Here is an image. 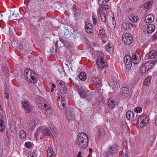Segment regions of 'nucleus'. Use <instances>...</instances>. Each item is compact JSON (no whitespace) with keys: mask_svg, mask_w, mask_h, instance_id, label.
I'll list each match as a JSON object with an SVG mask.
<instances>
[{"mask_svg":"<svg viewBox=\"0 0 157 157\" xmlns=\"http://www.w3.org/2000/svg\"><path fill=\"white\" fill-rule=\"evenodd\" d=\"M89 138L88 135L84 132H79L77 136L76 143L80 148H86L88 145Z\"/></svg>","mask_w":157,"mask_h":157,"instance_id":"1","label":"nucleus"},{"mask_svg":"<svg viewBox=\"0 0 157 157\" xmlns=\"http://www.w3.org/2000/svg\"><path fill=\"white\" fill-rule=\"evenodd\" d=\"M44 136H51L53 137V136L51 133L50 130L47 127H39L34 133V136L36 140L40 137V140H42L44 139Z\"/></svg>","mask_w":157,"mask_h":157,"instance_id":"2","label":"nucleus"},{"mask_svg":"<svg viewBox=\"0 0 157 157\" xmlns=\"http://www.w3.org/2000/svg\"><path fill=\"white\" fill-rule=\"evenodd\" d=\"M24 75L28 81L34 83L37 81L38 77L37 73L30 69H26L24 71Z\"/></svg>","mask_w":157,"mask_h":157,"instance_id":"3","label":"nucleus"},{"mask_svg":"<svg viewBox=\"0 0 157 157\" xmlns=\"http://www.w3.org/2000/svg\"><path fill=\"white\" fill-rule=\"evenodd\" d=\"M119 147V145L116 144L110 146L107 148V151L105 153V157H115L118 153Z\"/></svg>","mask_w":157,"mask_h":157,"instance_id":"4","label":"nucleus"},{"mask_svg":"<svg viewBox=\"0 0 157 157\" xmlns=\"http://www.w3.org/2000/svg\"><path fill=\"white\" fill-rule=\"evenodd\" d=\"M98 57L96 63L99 67L100 68H103L106 67L107 64L105 59H104L103 54L101 52H99L98 53Z\"/></svg>","mask_w":157,"mask_h":157,"instance_id":"5","label":"nucleus"},{"mask_svg":"<svg viewBox=\"0 0 157 157\" xmlns=\"http://www.w3.org/2000/svg\"><path fill=\"white\" fill-rule=\"evenodd\" d=\"M156 62V60L154 59L146 63L141 67L140 68V71L142 73L146 72L151 69L152 67L155 64Z\"/></svg>","mask_w":157,"mask_h":157,"instance_id":"6","label":"nucleus"},{"mask_svg":"<svg viewBox=\"0 0 157 157\" xmlns=\"http://www.w3.org/2000/svg\"><path fill=\"white\" fill-rule=\"evenodd\" d=\"M143 32L147 34L152 33L155 29V26L152 24H149L144 25L142 28Z\"/></svg>","mask_w":157,"mask_h":157,"instance_id":"7","label":"nucleus"},{"mask_svg":"<svg viewBox=\"0 0 157 157\" xmlns=\"http://www.w3.org/2000/svg\"><path fill=\"white\" fill-rule=\"evenodd\" d=\"M148 122V119L144 115L140 116L137 121V124H141L140 127H143Z\"/></svg>","mask_w":157,"mask_h":157,"instance_id":"8","label":"nucleus"},{"mask_svg":"<svg viewBox=\"0 0 157 157\" xmlns=\"http://www.w3.org/2000/svg\"><path fill=\"white\" fill-rule=\"evenodd\" d=\"M122 38L124 43L126 45L130 44L133 42L132 37L128 34H126L124 37L122 36Z\"/></svg>","mask_w":157,"mask_h":157,"instance_id":"9","label":"nucleus"},{"mask_svg":"<svg viewBox=\"0 0 157 157\" xmlns=\"http://www.w3.org/2000/svg\"><path fill=\"white\" fill-rule=\"evenodd\" d=\"M126 118L129 121H131L132 124H134L136 121V118L135 117L133 113L131 111H128L126 114Z\"/></svg>","mask_w":157,"mask_h":157,"instance_id":"10","label":"nucleus"},{"mask_svg":"<svg viewBox=\"0 0 157 157\" xmlns=\"http://www.w3.org/2000/svg\"><path fill=\"white\" fill-rule=\"evenodd\" d=\"M65 113L66 117L69 121H73L75 119V115L72 114L71 111V109L69 107L66 108Z\"/></svg>","mask_w":157,"mask_h":157,"instance_id":"11","label":"nucleus"},{"mask_svg":"<svg viewBox=\"0 0 157 157\" xmlns=\"http://www.w3.org/2000/svg\"><path fill=\"white\" fill-rule=\"evenodd\" d=\"M91 82L92 83L95 85L97 87H101L102 86L101 82L100 79L98 77H94L92 78Z\"/></svg>","mask_w":157,"mask_h":157,"instance_id":"12","label":"nucleus"},{"mask_svg":"<svg viewBox=\"0 0 157 157\" xmlns=\"http://www.w3.org/2000/svg\"><path fill=\"white\" fill-rule=\"evenodd\" d=\"M21 104L25 112L27 113H29L31 111V106L29 102L26 100H25L21 102Z\"/></svg>","mask_w":157,"mask_h":157,"instance_id":"13","label":"nucleus"},{"mask_svg":"<svg viewBox=\"0 0 157 157\" xmlns=\"http://www.w3.org/2000/svg\"><path fill=\"white\" fill-rule=\"evenodd\" d=\"M134 63L136 64L139 63L141 60L140 55L139 54L133 53L131 57Z\"/></svg>","mask_w":157,"mask_h":157,"instance_id":"14","label":"nucleus"},{"mask_svg":"<svg viewBox=\"0 0 157 157\" xmlns=\"http://www.w3.org/2000/svg\"><path fill=\"white\" fill-rule=\"evenodd\" d=\"M121 97L123 99L128 97L129 94V89L126 87L122 88L121 90Z\"/></svg>","mask_w":157,"mask_h":157,"instance_id":"15","label":"nucleus"},{"mask_svg":"<svg viewBox=\"0 0 157 157\" xmlns=\"http://www.w3.org/2000/svg\"><path fill=\"white\" fill-rule=\"evenodd\" d=\"M107 104L108 107L110 109L114 108L118 105L117 102L111 99H109Z\"/></svg>","mask_w":157,"mask_h":157,"instance_id":"16","label":"nucleus"},{"mask_svg":"<svg viewBox=\"0 0 157 157\" xmlns=\"http://www.w3.org/2000/svg\"><path fill=\"white\" fill-rule=\"evenodd\" d=\"M5 118L1 114H0V131L3 132L5 128Z\"/></svg>","mask_w":157,"mask_h":157,"instance_id":"17","label":"nucleus"},{"mask_svg":"<svg viewBox=\"0 0 157 157\" xmlns=\"http://www.w3.org/2000/svg\"><path fill=\"white\" fill-rule=\"evenodd\" d=\"M157 56V53L155 50H152L150 51L147 55H145V59H147L148 58L149 59L155 58Z\"/></svg>","mask_w":157,"mask_h":157,"instance_id":"18","label":"nucleus"},{"mask_svg":"<svg viewBox=\"0 0 157 157\" xmlns=\"http://www.w3.org/2000/svg\"><path fill=\"white\" fill-rule=\"evenodd\" d=\"M85 30L86 31L89 33H92L93 32V26L91 24L86 22L85 24Z\"/></svg>","mask_w":157,"mask_h":157,"instance_id":"19","label":"nucleus"},{"mask_svg":"<svg viewBox=\"0 0 157 157\" xmlns=\"http://www.w3.org/2000/svg\"><path fill=\"white\" fill-rule=\"evenodd\" d=\"M105 134V132L104 128H99L98 131V138L99 139H101L104 137Z\"/></svg>","mask_w":157,"mask_h":157,"instance_id":"20","label":"nucleus"},{"mask_svg":"<svg viewBox=\"0 0 157 157\" xmlns=\"http://www.w3.org/2000/svg\"><path fill=\"white\" fill-rule=\"evenodd\" d=\"M86 78V73L84 72H81L79 75L76 78L75 80H79L82 81H85Z\"/></svg>","mask_w":157,"mask_h":157,"instance_id":"21","label":"nucleus"},{"mask_svg":"<svg viewBox=\"0 0 157 157\" xmlns=\"http://www.w3.org/2000/svg\"><path fill=\"white\" fill-rule=\"evenodd\" d=\"M80 96L82 98L89 100L91 98V96L89 94V92L85 90L82 93H81Z\"/></svg>","mask_w":157,"mask_h":157,"instance_id":"22","label":"nucleus"},{"mask_svg":"<svg viewBox=\"0 0 157 157\" xmlns=\"http://www.w3.org/2000/svg\"><path fill=\"white\" fill-rule=\"evenodd\" d=\"M154 20V17L152 14H150L147 16L144 19V21L146 23L152 22Z\"/></svg>","mask_w":157,"mask_h":157,"instance_id":"23","label":"nucleus"},{"mask_svg":"<svg viewBox=\"0 0 157 157\" xmlns=\"http://www.w3.org/2000/svg\"><path fill=\"white\" fill-rule=\"evenodd\" d=\"M74 87L78 91L80 95L82 94L81 93H82L86 90L85 88L83 87V86H78L76 84L75 85V86Z\"/></svg>","mask_w":157,"mask_h":157,"instance_id":"24","label":"nucleus"},{"mask_svg":"<svg viewBox=\"0 0 157 157\" xmlns=\"http://www.w3.org/2000/svg\"><path fill=\"white\" fill-rule=\"evenodd\" d=\"M30 122L28 124L27 126L29 130L32 131L35 128L36 123L35 121L33 120L30 121Z\"/></svg>","mask_w":157,"mask_h":157,"instance_id":"25","label":"nucleus"},{"mask_svg":"<svg viewBox=\"0 0 157 157\" xmlns=\"http://www.w3.org/2000/svg\"><path fill=\"white\" fill-rule=\"evenodd\" d=\"M47 153L48 157H56L55 154L53 152L52 149L51 147L48 150Z\"/></svg>","mask_w":157,"mask_h":157,"instance_id":"26","label":"nucleus"},{"mask_svg":"<svg viewBox=\"0 0 157 157\" xmlns=\"http://www.w3.org/2000/svg\"><path fill=\"white\" fill-rule=\"evenodd\" d=\"M58 105L61 111L64 110L66 107V104L63 101H58Z\"/></svg>","mask_w":157,"mask_h":157,"instance_id":"27","label":"nucleus"},{"mask_svg":"<svg viewBox=\"0 0 157 157\" xmlns=\"http://www.w3.org/2000/svg\"><path fill=\"white\" fill-rule=\"evenodd\" d=\"M129 19L131 21L135 23L139 20V18L137 16H136L131 14L129 16Z\"/></svg>","mask_w":157,"mask_h":157,"instance_id":"28","label":"nucleus"},{"mask_svg":"<svg viewBox=\"0 0 157 157\" xmlns=\"http://www.w3.org/2000/svg\"><path fill=\"white\" fill-rule=\"evenodd\" d=\"M36 101V102L38 103V104H40L42 106H43V105L45 102L44 99L43 98L40 97H37Z\"/></svg>","mask_w":157,"mask_h":157,"instance_id":"29","label":"nucleus"},{"mask_svg":"<svg viewBox=\"0 0 157 157\" xmlns=\"http://www.w3.org/2000/svg\"><path fill=\"white\" fill-rule=\"evenodd\" d=\"M151 80V77H147L145 79L143 84L144 85L148 86L149 85L150 82Z\"/></svg>","mask_w":157,"mask_h":157,"instance_id":"30","label":"nucleus"},{"mask_svg":"<svg viewBox=\"0 0 157 157\" xmlns=\"http://www.w3.org/2000/svg\"><path fill=\"white\" fill-rule=\"evenodd\" d=\"M121 27L123 30H126L130 28L129 25L127 23H123L121 24Z\"/></svg>","mask_w":157,"mask_h":157,"instance_id":"31","label":"nucleus"},{"mask_svg":"<svg viewBox=\"0 0 157 157\" xmlns=\"http://www.w3.org/2000/svg\"><path fill=\"white\" fill-rule=\"evenodd\" d=\"M152 5V2L151 1L146 2L144 5V7L145 9L148 10L151 7Z\"/></svg>","mask_w":157,"mask_h":157,"instance_id":"32","label":"nucleus"},{"mask_svg":"<svg viewBox=\"0 0 157 157\" xmlns=\"http://www.w3.org/2000/svg\"><path fill=\"white\" fill-rule=\"evenodd\" d=\"M58 41H56V42L55 44V48H54V47H52L50 49V51L52 53L53 52H56L57 50V48L58 47Z\"/></svg>","mask_w":157,"mask_h":157,"instance_id":"33","label":"nucleus"},{"mask_svg":"<svg viewBox=\"0 0 157 157\" xmlns=\"http://www.w3.org/2000/svg\"><path fill=\"white\" fill-rule=\"evenodd\" d=\"M19 136L21 138L25 139L26 137V135L25 132L24 130H21L19 133Z\"/></svg>","mask_w":157,"mask_h":157,"instance_id":"34","label":"nucleus"},{"mask_svg":"<svg viewBox=\"0 0 157 157\" xmlns=\"http://www.w3.org/2000/svg\"><path fill=\"white\" fill-rule=\"evenodd\" d=\"M132 61V59L131 57L129 55H126L124 59V62Z\"/></svg>","mask_w":157,"mask_h":157,"instance_id":"35","label":"nucleus"},{"mask_svg":"<svg viewBox=\"0 0 157 157\" xmlns=\"http://www.w3.org/2000/svg\"><path fill=\"white\" fill-rule=\"evenodd\" d=\"M59 89H60V92L62 94H64L67 92V87L66 86L59 87Z\"/></svg>","mask_w":157,"mask_h":157,"instance_id":"36","label":"nucleus"},{"mask_svg":"<svg viewBox=\"0 0 157 157\" xmlns=\"http://www.w3.org/2000/svg\"><path fill=\"white\" fill-rule=\"evenodd\" d=\"M33 144L32 143L30 142H27L25 143V147L28 148H31L33 146Z\"/></svg>","mask_w":157,"mask_h":157,"instance_id":"37","label":"nucleus"},{"mask_svg":"<svg viewBox=\"0 0 157 157\" xmlns=\"http://www.w3.org/2000/svg\"><path fill=\"white\" fill-rule=\"evenodd\" d=\"M99 33L101 37L104 36L105 34V30L103 29H101L99 31Z\"/></svg>","mask_w":157,"mask_h":157,"instance_id":"38","label":"nucleus"},{"mask_svg":"<svg viewBox=\"0 0 157 157\" xmlns=\"http://www.w3.org/2000/svg\"><path fill=\"white\" fill-rule=\"evenodd\" d=\"M49 104L48 103H46L45 102L43 105V106L42 105V107H43V109L44 110H47L49 109Z\"/></svg>","mask_w":157,"mask_h":157,"instance_id":"39","label":"nucleus"},{"mask_svg":"<svg viewBox=\"0 0 157 157\" xmlns=\"http://www.w3.org/2000/svg\"><path fill=\"white\" fill-rule=\"evenodd\" d=\"M142 111V109L140 107H137L134 109L135 112L137 113H140Z\"/></svg>","mask_w":157,"mask_h":157,"instance_id":"40","label":"nucleus"},{"mask_svg":"<svg viewBox=\"0 0 157 157\" xmlns=\"http://www.w3.org/2000/svg\"><path fill=\"white\" fill-rule=\"evenodd\" d=\"M101 20L103 22H105L106 21V17L105 14H103L102 15H101Z\"/></svg>","mask_w":157,"mask_h":157,"instance_id":"41","label":"nucleus"},{"mask_svg":"<svg viewBox=\"0 0 157 157\" xmlns=\"http://www.w3.org/2000/svg\"><path fill=\"white\" fill-rule=\"evenodd\" d=\"M121 126L123 129H126L128 126L125 122L123 121L121 123Z\"/></svg>","mask_w":157,"mask_h":157,"instance_id":"42","label":"nucleus"},{"mask_svg":"<svg viewBox=\"0 0 157 157\" xmlns=\"http://www.w3.org/2000/svg\"><path fill=\"white\" fill-rule=\"evenodd\" d=\"M109 6L107 5H103L101 6V8H103L104 10H105L109 9Z\"/></svg>","mask_w":157,"mask_h":157,"instance_id":"43","label":"nucleus"},{"mask_svg":"<svg viewBox=\"0 0 157 157\" xmlns=\"http://www.w3.org/2000/svg\"><path fill=\"white\" fill-rule=\"evenodd\" d=\"M92 19L93 23L94 25H96L97 23V20L96 19L95 16L93 14Z\"/></svg>","mask_w":157,"mask_h":157,"instance_id":"44","label":"nucleus"},{"mask_svg":"<svg viewBox=\"0 0 157 157\" xmlns=\"http://www.w3.org/2000/svg\"><path fill=\"white\" fill-rule=\"evenodd\" d=\"M79 13H80V11L78 10H75V13H74L75 16V17L78 16V15L79 14Z\"/></svg>","mask_w":157,"mask_h":157,"instance_id":"45","label":"nucleus"},{"mask_svg":"<svg viewBox=\"0 0 157 157\" xmlns=\"http://www.w3.org/2000/svg\"><path fill=\"white\" fill-rule=\"evenodd\" d=\"M126 65V68H127V69L129 70H130V69L131 68V67H132V65H131L130 64H125Z\"/></svg>","mask_w":157,"mask_h":157,"instance_id":"46","label":"nucleus"},{"mask_svg":"<svg viewBox=\"0 0 157 157\" xmlns=\"http://www.w3.org/2000/svg\"><path fill=\"white\" fill-rule=\"evenodd\" d=\"M104 10L103 8L101 7L100 8H98V11L100 15H101L102 14V11Z\"/></svg>","mask_w":157,"mask_h":157,"instance_id":"47","label":"nucleus"},{"mask_svg":"<svg viewBox=\"0 0 157 157\" xmlns=\"http://www.w3.org/2000/svg\"><path fill=\"white\" fill-rule=\"evenodd\" d=\"M4 72L5 73L7 74L8 75L9 74L8 73L9 72L8 69L7 67H4Z\"/></svg>","mask_w":157,"mask_h":157,"instance_id":"48","label":"nucleus"},{"mask_svg":"<svg viewBox=\"0 0 157 157\" xmlns=\"http://www.w3.org/2000/svg\"><path fill=\"white\" fill-rule=\"evenodd\" d=\"M157 39V32L153 36L152 38V40H155Z\"/></svg>","mask_w":157,"mask_h":157,"instance_id":"49","label":"nucleus"},{"mask_svg":"<svg viewBox=\"0 0 157 157\" xmlns=\"http://www.w3.org/2000/svg\"><path fill=\"white\" fill-rule=\"evenodd\" d=\"M4 96L5 98L7 99L9 98V95L8 93H5L4 94Z\"/></svg>","mask_w":157,"mask_h":157,"instance_id":"50","label":"nucleus"},{"mask_svg":"<svg viewBox=\"0 0 157 157\" xmlns=\"http://www.w3.org/2000/svg\"><path fill=\"white\" fill-rule=\"evenodd\" d=\"M69 79H70L71 82V83L73 84V86H75V85L76 84V83H75L76 82V80L75 82H74L73 81V80H72L71 79V78H69Z\"/></svg>","mask_w":157,"mask_h":157,"instance_id":"51","label":"nucleus"},{"mask_svg":"<svg viewBox=\"0 0 157 157\" xmlns=\"http://www.w3.org/2000/svg\"><path fill=\"white\" fill-rule=\"evenodd\" d=\"M69 33V31L67 30L66 29L64 31V35L65 36H67Z\"/></svg>","mask_w":157,"mask_h":157,"instance_id":"52","label":"nucleus"},{"mask_svg":"<svg viewBox=\"0 0 157 157\" xmlns=\"http://www.w3.org/2000/svg\"><path fill=\"white\" fill-rule=\"evenodd\" d=\"M98 3L99 5L102 4L104 2V0H98Z\"/></svg>","mask_w":157,"mask_h":157,"instance_id":"53","label":"nucleus"},{"mask_svg":"<svg viewBox=\"0 0 157 157\" xmlns=\"http://www.w3.org/2000/svg\"><path fill=\"white\" fill-rule=\"evenodd\" d=\"M59 84L60 85L61 87H63L64 86H65V83L63 82H59Z\"/></svg>","mask_w":157,"mask_h":157,"instance_id":"54","label":"nucleus"},{"mask_svg":"<svg viewBox=\"0 0 157 157\" xmlns=\"http://www.w3.org/2000/svg\"><path fill=\"white\" fill-rule=\"evenodd\" d=\"M133 9L132 8H130L129 9H127L126 10V12H130V11H132Z\"/></svg>","mask_w":157,"mask_h":157,"instance_id":"55","label":"nucleus"},{"mask_svg":"<svg viewBox=\"0 0 157 157\" xmlns=\"http://www.w3.org/2000/svg\"><path fill=\"white\" fill-rule=\"evenodd\" d=\"M6 136H7V137L8 139H10L11 137L10 134V133H8V132L7 133Z\"/></svg>","mask_w":157,"mask_h":157,"instance_id":"56","label":"nucleus"},{"mask_svg":"<svg viewBox=\"0 0 157 157\" xmlns=\"http://www.w3.org/2000/svg\"><path fill=\"white\" fill-rule=\"evenodd\" d=\"M60 41L64 45L65 44L66 42L67 41H66L65 40L63 39L62 38H60Z\"/></svg>","mask_w":157,"mask_h":157,"instance_id":"57","label":"nucleus"},{"mask_svg":"<svg viewBox=\"0 0 157 157\" xmlns=\"http://www.w3.org/2000/svg\"><path fill=\"white\" fill-rule=\"evenodd\" d=\"M64 45L67 47H69L70 46V44L68 41H67Z\"/></svg>","mask_w":157,"mask_h":157,"instance_id":"58","label":"nucleus"},{"mask_svg":"<svg viewBox=\"0 0 157 157\" xmlns=\"http://www.w3.org/2000/svg\"><path fill=\"white\" fill-rule=\"evenodd\" d=\"M105 48H106V49L107 50V51H109L108 49L109 48H111V47L110 46V45L108 44L106 46Z\"/></svg>","mask_w":157,"mask_h":157,"instance_id":"59","label":"nucleus"},{"mask_svg":"<svg viewBox=\"0 0 157 157\" xmlns=\"http://www.w3.org/2000/svg\"><path fill=\"white\" fill-rule=\"evenodd\" d=\"M132 61H127L126 62H124V63H125V64H130L131 65H132Z\"/></svg>","mask_w":157,"mask_h":157,"instance_id":"60","label":"nucleus"},{"mask_svg":"<svg viewBox=\"0 0 157 157\" xmlns=\"http://www.w3.org/2000/svg\"><path fill=\"white\" fill-rule=\"evenodd\" d=\"M14 14H15V13H14V12H13V11L10 12V14L11 15L10 16H9V18H10L11 17V16H13V15H14Z\"/></svg>","mask_w":157,"mask_h":157,"instance_id":"61","label":"nucleus"},{"mask_svg":"<svg viewBox=\"0 0 157 157\" xmlns=\"http://www.w3.org/2000/svg\"><path fill=\"white\" fill-rule=\"evenodd\" d=\"M120 157H128V155L127 154H123L120 156Z\"/></svg>","mask_w":157,"mask_h":157,"instance_id":"62","label":"nucleus"},{"mask_svg":"<svg viewBox=\"0 0 157 157\" xmlns=\"http://www.w3.org/2000/svg\"><path fill=\"white\" fill-rule=\"evenodd\" d=\"M57 71H58L59 72V73L60 74H62V70L60 68H58L57 69Z\"/></svg>","mask_w":157,"mask_h":157,"instance_id":"63","label":"nucleus"},{"mask_svg":"<svg viewBox=\"0 0 157 157\" xmlns=\"http://www.w3.org/2000/svg\"><path fill=\"white\" fill-rule=\"evenodd\" d=\"M27 157H36V156L33 155V154H30Z\"/></svg>","mask_w":157,"mask_h":157,"instance_id":"64","label":"nucleus"}]
</instances>
